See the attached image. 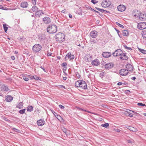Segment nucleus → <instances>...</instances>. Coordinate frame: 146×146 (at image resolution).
Masks as SVG:
<instances>
[{
  "label": "nucleus",
  "instance_id": "37998d69",
  "mask_svg": "<svg viewBox=\"0 0 146 146\" xmlns=\"http://www.w3.org/2000/svg\"><path fill=\"white\" fill-rule=\"evenodd\" d=\"M34 76V79H35V80H39L40 79V78L39 77H38L36 76Z\"/></svg>",
  "mask_w": 146,
  "mask_h": 146
},
{
  "label": "nucleus",
  "instance_id": "aec40b11",
  "mask_svg": "<svg viewBox=\"0 0 146 146\" xmlns=\"http://www.w3.org/2000/svg\"><path fill=\"white\" fill-rule=\"evenodd\" d=\"M13 99V98L11 96L8 95L5 99V100L6 102H10Z\"/></svg>",
  "mask_w": 146,
  "mask_h": 146
},
{
  "label": "nucleus",
  "instance_id": "6e6d98bb",
  "mask_svg": "<svg viewBox=\"0 0 146 146\" xmlns=\"http://www.w3.org/2000/svg\"><path fill=\"white\" fill-rule=\"evenodd\" d=\"M76 76L78 78H79L80 77V75L78 73H77L76 74Z\"/></svg>",
  "mask_w": 146,
  "mask_h": 146
},
{
  "label": "nucleus",
  "instance_id": "8fccbe9b",
  "mask_svg": "<svg viewBox=\"0 0 146 146\" xmlns=\"http://www.w3.org/2000/svg\"><path fill=\"white\" fill-rule=\"evenodd\" d=\"M114 130L117 132H120L121 130L118 129H115Z\"/></svg>",
  "mask_w": 146,
  "mask_h": 146
},
{
  "label": "nucleus",
  "instance_id": "423d86ee",
  "mask_svg": "<svg viewBox=\"0 0 146 146\" xmlns=\"http://www.w3.org/2000/svg\"><path fill=\"white\" fill-rule=\"evenodd\" d=\"M104 66L106 69L109 70L114 66V64L112 62L108 63L105 64Z\"/></svg>",
  "mask_w": 146,
  "mask_h": 146
},
{
  "label": "nucleus",
  "instance_id": "052dcab7",
  "mask_svg": "<svg viewBox=\"0 0 146 146\" xmlns=\"http://www.w3.org/2000/svg\"><path fill=\"white\" fill-rule=\"evenodd\" d=\"M103 12H104V13L105 14H106V13H110V11H108L105 10H104V11Z\"/></svg>",
  "mask_w": 146,
  "mask_h": 146
},
{
  "label": "nucleus",
  "instance_id": "f03ea898",
  "mask_svg": "<svg viewBox=\"0 0 146 146\" xmlns=\"http://www.w3.org/2000/svg\"><path fill=\"white\" fill-rule=\"evenodd\" d=\"M46 30L47 32L49 33H54L57 31V26L54 25H50L47 28Z\"/></svg>",
  "mask_w": 146,
  "mask_h": 146
},
{
  "label": "nucleus",
  "instance_id": "393cba45",
  "mask_svg": "<svg viewBox=\"0 0 146 146\" xmlns=\"http://www.w3.org/2000/svg\"><path fill=\"white\" fill-rule=\"evenodd\" d=\"M31 10L33 12H35L38 10V8L35 5L32 7Z\"/></svg>",
  "mask_w": 146,
  "mask_h": 146
},
{
  "label": "nucleus",
  "instance_id": "69168bd1",
  "mask_svg": "<svg viewBox=\"0 0 146 146\" xmlns=\"http://www.w3.org/2000/svg\"><path fill=\"white\" fill-rule=\"evenodd\" d=\"M122 84V83L121 82H119L117 83V85L119 86L121 85Z\"/></svg>",
  "mask_w": 146,
  "mask_h": 146
},
{
  "label": "nucleus",
  "instance_id": "a18cd8bd",
  "mask_svg": "<svg viewBox=\"0 0 146 146\" xmlns=\"http://www.w3.org/2000/svg\"><path fill=\"white\" fill-rule=\"evenodd\" d=\"M86 58H88V57H89L90 58H91V56H90V55L88 54V55H86ZM87 61H90L91 60L90 59L89 60L88 58H87Z\"/></svg>",
  "mask_w": 146,
  "mask_h": 146
},
{
  "label": "nucleus",
  "instance_id": "4d7b16f0",
  "mask_svg": "<svg viewBox=\"0 0 146 146\" xmlns=\"http://www.w3.org/2000/svg\"><path fill=\"white\" fill-rule=\"evenodd\" d=\"M127 141L128 143H132L133 142V140H127Z\"/></svg>",
  "mask_w": 146,
  "mask_h": 146
},
{
  "label": "nucleus",
  "instance_id": "603ef678",
  "mask_svg": "<svg viewBox=\"0 0 146 146\" xmlns=\"http://www.w3.org/2000/svg\"><path fill=\"white\" fill-rule=\"evenodd\" d=\"M36 0H32V3H33V4L34 5H35L36 4Z\"/></svg>",
  "mask_w": 146,
  "mask_h": 146
},
{
  "label": "nucleus",
  "instance_id": "cd10ccee",
  "mask_svg": "<svg viewBox=\"0 0 146 146\" xmlns=\"http://www.w3.org/2000/svg\"><path fill=\"white\" fill-rule=\"evenodd\" d=\"M23 105L22 102H20L19 104L17 106V107L19 109L22 108H23Z\"/></svg>",
  "mask_w": 146,
  "mask_h": 146
},
{
  "label": "nucleus",
  "instance_id": "de8ad7c7",
  "mask_svg": "<svg viewBox=\"0 0 146 146\" xmlns=\"http://www.w3.org/2000/svg\"><path fill=\"white\" fill-rule=\"evenodd\" d=\"M91 10H92V11H94V12H96V13H98V14H99V15L100 16L101 15V14H100V13H99L98 11H96V10H94V9H92V8L91 9Z\"/></svg>",
  "mask_w": 146,
  "mask_h": 146
},
{
  "label": "nucleus",
  "instance_id": "f3484780",
  "mask_svg": "<svg viewBox=\"0 0 146 146\" xmlns=\"http://www.w3.org/2000/svg\"><path fill=\"white\" fill-rule=\"evenodd\" d=\"M28 3L27 2L24 1L22 2L20 5L21 7L23 8H26L28 7Z\"/></svg>",
  "mask_w": 146,
  "mask_h": 146
},
{
  "label": "nucleus",
  "instance_id": "338daca9",
  "mask_svg": "<svg viewBox=\"0 0 146 146\" xmlns=\"http://www.w3.org/2000/svg\"><path fill=\"white\" fill-rule=\"evenodd\" d=\"M67 54H69V56H68V58H70V52H69Z\"/></svg>",
  "mask_w": 146,
  "mask_h": 146
},
{
  "label": "nucleus",
  "instance_id": "f8f14e48",
  "mask_svg": "<svg viewBox=\"0 0 146 146\" xmlns=\"http://www.w3.org/2000/svg\"><path fill=\"white\" fill-rule=\"evenodd\" d=\"M139 19L142 21L146 20V13H141L139 15Z\"/></svg>",
  "mask_w": 146,
  "mask_h": 146
},
{
  "label": "nucleus",
  "instance_id": "e433bc0d",
  "mask_svg": "<svg viewBox=\"0 0 146 146\" xmlns=\"http://www.w3.org/2000/svg\"><path fill=\"white\" fill-rule=\"evenodd\" d=\"M116 24L117 25H118V26H119V27H120L122 28H123L124 27L123 25L120 24V23H118L116 22Z\"/></svg>",
  "mask_w": 146,
  "mask_h": 146
},
{
  "label": "nucleus",
  "instance_id": "20e7f679",
  "mask_svg": "<svg viewBox=\"0 0 146 146\" xmlns=\"http://www.w3.org/2000/svg\"><path fill=\"white\" fill-rule=\"evenodd\" d=\"M137 28L139 29H143L146 28V23L144 22L140 23L138 24Z\"/></svg>",
  "mask_w": 146,
  "mask_h": 146
},
{
  "label": "nucleus",
  "instance_id": "c756f323",
  "mask_svg": "<svg viewBox=\"0 0 146 146\" xmlns=\"http://www.w3.org/2000/svg\"><path fill=\"white\" fill-rule=\"evenodd\" d=\"M139 51L144 54H146V50L143 49H141L140 48H138Z\"/></svg>",
  "mask_w": 146,
  "mask_h": 146
},
{
  "label": "nucleus",
  "instance_id": "b1692460",
  "mask_svg": "<svg viewBox=\"0 0 146 146\" xmlns=\"http://www.w3.org/2000/svg\"><path fill=\"white\" fill-rule=\"evenodd\" d=\"M27 110L29 111H31L33 110V107L31 106H28Z\"/></svg>",
  "mask_w": 146,
  "mask_h": 146
},
{
  "label": "nucleus",
  "instance_id": "ddd939ff",
  "mask_svg": "<svg viewBox=\"0 0 146 146\" xmlns=\"http://www.w3.org/2000/svg\"><path fill=\"white\" fill-rule=\"evenodd\" d=\"M37 123L38 126H42L44 124L45 121L43 119H40L37 121Z\"/></svg>",
  "mask_w": 146,
  "mask_h": 146
},
{
  "label": "nucleus",
  "instance_id": "5701e85b",
  "mask_svg": "<svg viewBox=\"0 0 146 146\" xmlns=\"http://www.w3.org/2000/svg\"><path fill=\"white\" fill-rule=\"evenodd\" d=\"M81 84V80H79L75 83V85L77 87H80Z\"/></svg>",
  "mask_w": 146,
  "mask_h": 146
},
{
  "label": "nucleus",
  "instance_id": "5fc2aeb1",
  "mask_svg": "<svg viewBox=\"0 0 146 146\" xmlns=\"http://www.w3.org/2000/svg\"><path fill=\"white\" fill-rule=\"evenodd\" d=\"M68 56H69V54H67L66 55V56L65 57V60H67L69 59V58H68Z\"/></svg>",
  "mask_w": 146,
  "mask_h": 146
},
{
  "label": "nucleus",
  "instance_id": "412c9836",
  "mask_svg": "<svg viewBox=\"0 0 146 146\" xmlns=\"http://www.w3.org/2000/svg\"><path fill=\"white\" fill-rule=\"evenodd\" d=\"M139 11L137 10H133V11L132 15H134L135 17L139 16Z\"/></svg>",
  "mask_w": 146,
  "mask_h": 146
},
{
  "label": "nucleus",
  "instance_id": "4be33fe9",
  "mask_svg": "<svg viewBox=\"0 0 146 146\" xmlns=\"http://www.w3.org/2000/svg\"><path fill=\"white\" fill-rule=\"evenodd\" d=\"M120 58L123 60H126L128 59V57L126 56L125 53H123L121 55Z\"/></svg>",
  "mask_w": 146,
  "mask_h": 146
},
{
  "label": "nucleus",
  "instance_id": "dca6fc26",
  "mask_svg": "<svg viewBox=\"0 0 146 146\" xmlns=\"http://www.w3.org/2000/svg\"><path fill=\"white\" fill-rule=\"evenodd\" d=\"M100 64V62L98 59H95L92 62V64L95 66L98 65Z\"/></svg>",
  "mask_w": 146,
  "mask_h": 146
},
{
  "label": "nucleus",
  "instance_id": "79ce46f5",
  "mask_svg": "<svg viewBox=\"0 0 146 146\" xmlns=\"http://www.w3.org/2000/svg\"><path fill=\"white\" fill-rule=\"evenodd\" d=\"M74 56L73 54H72L71 52H70V60H71L74 59Z\"/></svg>",
  "mask_w": 146,
  "mask_h": 146
},
{
  "label": "nucleus",
  "instance_id": "c85d7f7f",
  "mask_svg": "<svg viewBox=\"0 0 146 146\" xmlns=\"http://www.w3.org/2000/svg\"><path fill=\"white\" fill-rule=\"evenodd\" d=\"M129 127V130L134 132H135L137 131L136 129L134 127L130 126V127Z\"/></svg>",
  "mask_w": 146,
  "mask_h": 146
},
{
  "label": "nucleus",
  "instance_id": "0eeeda50",
  "mask_svg": "<svg viewBox=\"0 0 146 146\" xmlns=\"http://www.w3.org/2000/svg\"><path fill=\"white\" fill-rule=\"evenodd\" d=\"M119 74L120 75L122 76H126L128 73V70L125 69H121L119 71Z\"/></svg>",
  "mask_w": 146,
  "mask_h": 146
},
{
  "label": "nucleus",
  "instance_id": "7ed1b4c3",
  "mask_svg": "<svg viewBox=\"0 0 146 146\" xmlns=\"http://www.w3.org/2000/svg\"><path fill=\"white\" fill-rule=\"evenodd\" d=\"M42 48L41 45L39 44H36L33 46L32 50L35 53L38 52Z\"/></svg>",
  "mask_w": 146,
  "mask_h": 146
},
{
  "label": "nucleus",
  "instance_id": "39448f33",
  "mask_svg": "<svg viewBox=\"0 0 146 146\" xmlns=\"http://www.w3.org/2000/svg\"><path fill=\"white\" fill-rule=\"evenodd\" d=\"M122 54V51L120 49H117L113 53V55L115 56H121Z\"/></svg>",
  "mask_w": 146,
  "mask_h": 146
},
{
  "label": "nucleus",
  "instance_id": "f257e3e1",
  "mask_svg": "<svg viewBox=\"0 0 146 146\" xmlns=\"http://www.w3.org/2000/svg\"><path fill=\"white\" fill-rule=\"evenodd\" d=\"M65 36L64 34L62 33H58L55 36V38L56 41L59 43H62L65 40Z\"/></svg>",
  "mask_w": 146,
  "mask_h": 146
},
{
  "label": "nucleus",
  "instance_id": "4c0bfd02",
  "mask_svg": "<svg viewBox=\"0 0 146 146\" xmlns=\"http://www.w3.org/2000/svg\"><path fill=\"white\" fill-rule=\"evenodd\" d=\"M95 8L97 10L99 11H100V12H103L104 11V9H100V8H97V7H95Z\"/></svg>",
  "mask_w": 146,
  "mask_h": 146
},
{
  "label": "nucleus",
  "instance_id": "864d4df0",
  "mask_svg": "<svg viewBox=\"0 0 146 146\" xmlns=\"http://www.w3.org/2000/svg\"><path fill=\"white\" fill-rule=\"evenodd\" d=\"M59 107L60 108L62 109H63L64 108V107L61 105H59Z\"/></svg>",
  "mask_w": 146,
  "mask_h": 146
},
{
  "label": "nucleus",
  "instance_id": "e2e57ef3",
  "mask_svg": "<svg viewBox=\"0 0 146 146\" xmlns=\"http://www.w3.org/2000/svg\"><path fill=\"white\" fill-rule=\"evenodd\" d=\"M115 30L116 31L118 35H119V33H120V32L117 29L115 28Z\"/></svg>",
  "mask_w": 146,
  "mask_h": 146
},
{
  "label": "nucleus",
  "instance_id": "1a4fd4ad",
  "mask_svg": "<svg viewBox=\"0 0 146 146\" xmlns=\"http://www.w3.org/2000/svg\"><path fill=\"white\" fill-rule=\"evenodd\" d=\"M81 84L80 87L84 90L86 89L87 88V85L86 82L83 80H81Z\"/></svg>",
  "mask_w": 146,
  "mask_h": 146
},
{
  "label": "nucleus",
  "instance_id": "9d476101",
  "mask_svg": "<svg viewBox=\"0 0 146 146\" xmlns=\"http://www.w3.org/2000/svg\"><path fill=\"white\" fill-rule=\"evenodd\" d=\"M108 2H109V1H103L101 4L102 6L104 7H109L111 4L109 3Z\"/></svg>",
  "mask_w": 146,
  "mask_h": 146
},
{
  "label": "nucleus",
  "instance_id": "13d9d810",
  "mask_svg": "<svg viewBox=\"0 0 146 146\" xmlns=\"http://www.w3.org/2000/svg\"><path fill=\"white\" fill-rule=\"evenodd\" d=\"M52 53L48 52H47V55L48 56H51L52 55Z\"/></svg>",
  "mask_w": 146,
  "mask_h": 146
},
{
  "label": "nucleus",
  "instance_id": "680f3d73",
  "mask_svg": "<svg viewBox=\"0 0 146 146\" xmlns=\"http://www.w3.org/2000/svg\"><path fill=\"white\" fill-rule=\"evenodd\" d=\"M0 9H2L6 10L5 9H4L3 7V6L2 5H0Z\"/></svg>",
  "mask_w": 146,
  "mask_h": 146
},
{
  "label": "nucleus",
  "instance_id": "bf43d9fd",
  "mask_svg": "<svg viewBox=\"0 0 146 146\" xmlns=\"http://www.w3.org/2000/svg\"><path fill=\"white\" fill-rule=\"evenodd\" d=\"M131 111H130L129 113V114L128 116L130 117H133V115H132V113H131Z\"/></svg>",
  "mask_w": 146,
  "mask_h": 146
},
{
  "label": "nucleus",
  "instance_id": "6ab92c4d",
  "mask_svg": "<svg viewBox=\"0 0 146 146\" xmlns=\"http://www.w3.org/2000/svg\"><path fill=\"white\" fill-rule=\"evenodd\" d=\"M44 13H43L42 10L37 11L35 13V15L36 17H39L40 16L42 15V14H44Z\"/></svg>",
  "mask_w": 146,
  "mask_h": 146
},
{
  "label": "nucleus",
  "instance_id": "4468645a",
  "mask_svg": "<svg viewBox=\"0 0 146 146\" xmlns=\"http://www.w3.org/2000/svg\"><path fill=\"white\" fill-rule=\"evenodd\" d=\"M103 56L105 58H107L110 56L111 55V52H105L103 53L102 54Z\"/></svg>",
  "mask_w": 146,
  "mask_h": 146
},
{
  "label": "nucleus",
  "instance_id": "2f4dec72",
  "mask_svg": "<svg viewBox=\"0 0 146 146\" xmlns=\"http://www.w3.org/2000/svg\"><path fill=\"white\" fill-rule=\"evenodd\" d=\"M4 29L5 32L7 33L8 29V27L7 26V25L5 24H3Z\"/></svg>",
  "mask_w": 146,
  "mask_h": 146
},
{
  "label": "nucleus",
  "instance_id": "9b49d317",
  "mask_svg": "<svg viewBox=\"0 0 146 146\" xmlns=\"http://www.w3.org/2000/svg\"><path fill=\"white\" fill-rule=\"evenodd\" d=\"M90 35L92 38H96L98 36V32L95 30L92 31L90 32Z\"/></svg>",
  "mask_w": 146,
  "mask_h": 146
},
{
  "label": "nucleus",
  "instance_id": "7c9ffc66",
  "mask_svg": "<svg viewBox=\"0 0 146 146\" xmlns=\"http://www.w3.org/2000/svg\"><path fill=\"white\" fill-rule=\"evenodd\" d=\"M101 126L102 127L108 128L109 127V124L108 123H107L105 124H102L101 125Z\"/></svg>",
  "mask_w": 146,
  "mask_h": 146
},
{
  "label": "nucleus",
  "instance_id": "6e6552de",
  "mask_svg": "<svg viewBox=\"0 0 146 146\" xmlns=\"http://www.w3.org/2000/svg\"><path fill=\"white\" fill-rule=\"evenodd\" d=\"M43 23L46 24L50 23L51 22V19L50 18L47 17H44L43 19Z\"/></svg>",
  "mask_w": 146,
  "mask_h": 146
},
{
  "label": "nucleus",
  "instance_id": "f704fd0d",
  "mask_svg": "<svg viewBox=\"0 0 146 146\" xmlns=\"http://www.w3.org/2000/svg\"><path fill=\"white\" fill-rule=\"evenodd\" d=\"M25 109H23L19 111V113L21 114H23L25 113Z\"/></svg>",
  "mask_w": 146,
  "mask_h": 146
},
{
  "label": "nucleus",
  "instance_id": "09e8293b",
  "mask_svg": "<svg viewBox=\"0 0 146 146\" xmlns=\"http://www.w3.org/2000/svg\"><path fill=\"white\" fill-rule=\"evenodd\" d=\"M98 1H96V0H92L91 1V2L94 4H96L98 2Z\"/></svg>",
  "mask_w": 146,
  "mask_h": 146
},
{
  "label": "nucleus",
  "instance_id": "c9c22d12",
  "mask_svg": "<svg viewBox=\"0 0 146 146\" xmlns=\"http://www.w3.org/2000/svg\"><path fill=\"white\" fill-rule=\"evenodd\" d=\"M76 108L79 110L83 111H84L86 112H89L88 111H87L86 110H84L81 108H80L79 107H76Z\"/></svg>",
  "mask_w": 146,
  "mask_h": 146
},
{
  "label": "nucleus",
  "instance_id": "a211bd4d",
  "mask_svg": "<svg viewBox=\"0 0 146 146\" xmlns=\"http://www.w3.org/2000/svg\"><path fill=\"white\" fill-rule=\"evenodd\" d=\"M126 68L127 69L126 70H128V71H132L133 70V67L132 66L129 64H127L126 66Z\"/></svg>",
  "mask_w": 146,
  "mask_h": 146
},
{
  "label": "nucleus",
  "instance_id": "0e129e2a",
  "mask_svg": "<svg viewBox=\"0 0 146 146\" xmlns=\"http://www.w3.org/2000/svg\"><path fill=\"white\" fill-rule=\"evenodd\" d=\"M11 58L13 60H14L15 59V57L14 56H11Z\"/></svg>",
  "mask_w": 146,
  "mask_h": 146
},
{
  "label": "nucleus",
  "instance_id": "a878e982",
  "mask_svg": "<svg viewBox=\"0 0 146 146\" xmlns=\"http://www.w3.org/2000/svg\"><path fill=\"white\" fill-rule=\"evenodd\" d=\"M123 35L125 36H126L128 35V33L127 30H124L123 31Z\"/></svg>",
  "mask_w": 146,
  "mask_h": 146
},
{
  "label": "nucleus",
  "instance_id": "c03bdc74",
  "mask_svg": "<svg viewBox=\"0 0 146 146\" xmlns=\"http://www.w3.org/2000/svg\"><path fill=\"white\" fill-rule=\"evenodd\" d=\"M137 105L139 106H145L146 105L145 104H142L141 103H139L137 104Z\"/></svg>",
  "mask_w": 146,
  "mask_h": 146
},
{
  "label": "nucleus",
  "instance_id": "3c124183",
  "mask_svg": "<svg viewBox=\"0 0 146 146\" xmlns=\"http://www.w3.org/2000/svg\"><path fill=\"white\" fill-rule=\"evenodd\" d=\"M62 66H65V67L67 65V64L66 62H63V63L62 64Z\"/></svg>",
  "mask_w": 146,
  "mask_h": 146
},
{
  "label": "nucleus",
  "instance_id": "2eb2a0df",
  "mask_svg": "<svg viewBox=\"0 0 146 146\" xmlns=\"http://www.w3.org/2000/svg\"><path fill=\"white\" fill-rule=\"evenodd\" d=\"M117 9L119 11H123L125 10V7L124 5H120L117 7Z\"/></svg>",
  "mask_w": 146,
  "mask_h": 146
},
{
  "label": "nucleus",
  "instance_id": "473e14b6",
  "mask_svg": "<svg viewBox=\"0 0 146 146\" xmlns=\"http://www.w3.org/2000/svg\"><path fill=\"white\" fill-rule=\"evenodd\" d=\"M1 90L2 89H5V91H7L9 90V89L7 87H6L5 86L3 85V86L1 88Z\"/></svg>",
  "mask_w": 146,
  "mask_h": 146
},
{
  "label": "nucleus",
  "instance_id": "a19ab883",
  "mask_svg": "<svg viewBox=\"0 0 146 146\" xmlns=\"http://www.w3.org/2000/svg\"><path fill=\"white\" fill-rule=\"evenodd\" d=\"M142 36L144 38H146V31L143 32L142 34Z\"/></svg>",
  "mask_w": 146,
  "mask_h": 146
},
{
  "label": "nucleus",
  "instance_id": "49530a36",
  "mask_svg": "<svg viewBox=\"0 0 146 146\" xmlns=\"http://www.w3.org/2000/svg\"><path fill=\"white\" fill-rule=\"evenodd\" d=\"M124 46L125 48L129 50H131L132 49L130 47H127L126 45H124Z\"/></svg>",
  "mask_w": 146,
  "mask_h": 146
},
{
  "label": "nucleus",
  "instance_id": "ea45409f",
  "mask_svg": "<svg viewBox=\"0 0 146 146\" xmlns=\"http://www.w3.org/2000/svg\"><path fill=\"white\" fill-rule=\"evenodd\" d=\"M23 78L25 81H28L29 80L28 77L25 76H23Z\"/></svg>",
  "mask_w": 146,
  "mask_h": 146
},
{
  "label": "nucleus",
  "instance_id": "bb28decb",
  "mask_svg": "<svg viewBox=\"0 0 146 146\" xmlns=\"http://www.w3.org/2000/svg\"><path fill=\"white\" fill-rule=\"evenodd\" d=\"M52 112L53 113L54 115L56 116V118H57L58 119H59V118H61V117L60 115H58L54 111H52Z\"/></svg>",
  "mask_w": 146,
  "mask_h": 146
},
{
  "label": "nucleus",
  "instance_id": "58836bf2",
  "mask_svg": "<svg viewBox=\"0 0 146 146\" xmlns=\"http://www.w3.org/2000/svg\"><path fill=\"white\" fill-rule=\"evenodd\" d=\"M62 130L65 133V134L66 135H68L67 132V129H66V128H65L64 127H63L62 129Z\"/></svg>",
  "mask_w": 146,
  "mask_h": 146
},
{
  "label": "nucleus",
  "instance_id": "774afa93",
  "mask_svg": "<svg viewBox=\"0 0 146 146\" xmlns=\"http://www.w3.org/2000/svg\"><path fill=\"white\" fill-rule=\"evenodd\" d=\"M69 17L70 18H72V16L70 14H69L68 15Z\"/></svg>",
  "mask_w": 146,
  "mask_h": 146
},
{
  "label": "nucleus",
  "instance_id": "72a5a7b5",
  "mask_svg": "<svg viewBox=\"0 0 146 146\" xmlns=\"http://www.w3.org/2000/svg\"><path fill=\"white\" fill-rule=\"evenodd\" d=\"M106 74V73L105 72H103L100 74V76L102 78L105 76Z\"/></svg>",
  "mask_w": 146,
  "mask_h": 146
}]
</instances>
